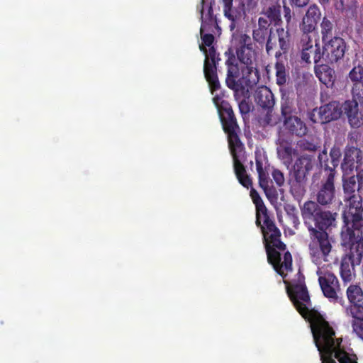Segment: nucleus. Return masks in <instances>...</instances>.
Masks as SVG:
<instances>
[{
  "label": "nucleus",
  "instance_id": "14",
  "mask_svg": "<svg viewBox=\"0 0 363 363\" xmlns=\"http://www.w3.org/2000/svg\"><path fill=\"white\" fill-rule=\"evenodd\" d=\"M301 43V60L303 61L308 64H311L313 61L315 66L323 62L325 63L323 47L321 48L319 43H315V45H313L310 35H302Z\"/></svg>",
  "mask_w": 363,
  "mask_h": 363
},
{
  "label": "nucleus",
  "instance_id": "50",
  "mask_svg": "<svg viewBox=\"0 0 363 363\" xmlns=\"http://www.w3.org/2000/svg\"><path fill=\"white\" fill-rule=\"evenodd\" d=\"M255 163H256V169H257V172L258 174L265 172L263 168V163L260 159L256 158Z\"/></svg>",
  "mask_w": 363,
  "mask_h": 363
},
{
  "label": "nucleus",
  "instance_id": "36",
  "mask_svg": "<svg viewBox=\"0 0 363 363\" xmlns=\"http://www.w3.org/2000/svg\"><path fill=\"white\" fill-rule=\"evenodd\" d=\"M317 22L310 18L307 16H304L302 19V22L300 24V29L303 32L302 35H308L315 30L317 26Z\"/></svg>",
  "mask_w": 363,
  "mask_h": 363
},
{
  "label": "nucleus",
  "instance_id": "46",
  "mask_svg": "<svg viewBox=\"0 0 363 363\" xmlns=\"http://www.w3.org/2000/svg\"><path fill=\"white\" fill-rule=\"evenodd\" d=\"M251 182H252V181L251 180ZM252 184L247 186V189H248L249 187H251V190H250V197L254 203V204L256 206H258L259 204H262L264 202L262 199V198L260 197L259 194H258V192L254 189L252 187ZM246 188V186H245Z\"/></svg>",
  "mask_w": 363,
  "mask_h": 363
},
{
  "label": "nucleus",
  "instance_id": "56",
  "mask_svg": "<svg viewBox=\"0 0 363 363\" xmlns=\"http://www.w3.org/2000/svg\"><path fill=\"white\" fill-rule=\"evenodd\" d=\"M330 0H318V2L322 4V5H325L328 3H329Z\"/></svg>",
  "mask_w": 363,
  "mask_h": 363
},
{
  "label": "nucleus",
  "instance_id": "29",
  "mask_svg": "<svg viewBox=\"0 0 363 363\" xmlns=\"http://www.w3.org/2000/svg\"><path fill=\"white\" fill-rule=\"evenodd\" d=\"M264 18H266L272 25L279 26L282 23L281 17V5L276 3L268 7H264L261 11Z\"/></svg>",
  "mask_w": 363,
  "mask_h": 363
},
{
  "label": "nucleus",
  "instance_id": "37",
  "mask_svg": "<svg viewBox=\"0 0 363 363\" xmlns=\"http://www.w3.org/2000/svg\"><path fill=\"white\" fill-rule=\"evenodd\" d=\"M350 315L353 318L352 321L353 332L358 337L363 340V321L360 318V316L354 315V314Z\"/></svg>",
  "mask_w": 363,
  "mask_h": 363
},
{
  "label": "nucleus",
  "instance_id": "3",
  "mask_svg": "<svg viewBox=\"0 0 363 363\" xmlns=\"http://www.w3.org/2000/svg\"><path fill=\"white\" fill-rule=\"evenodd\" d=\"M285 279L286 277L283 278L287 294L298 313L309 322L312 335L329 324L318 311L309 309L311 298L305 284L304 275L299 271L297 279L292 280L291 283Z\"/></svg>",
  "mask_w": 363,
  "mask_h": 363
},
{
  "label": "nucleus",
  "instance_id": "12",
  "mask_svg": "<svg viewBox=\"0 0 363 363\" xmlns=\"http://www.w3.org/2000/svg\"><path fill=\"white\" fill-rule=\"evenodd\" d=\"M325 63L334 64L342 60L349 46L345 39L340 36L333 38L323 42Z\"/></svg>",
  "mask_w": 363,
  "mask_h": 363
},
{
  "label": "nucleus",
  "instance_id": "45",
  "mask_svg": "<svg viewBox=\"0 0 363 363\" xmlns=\"http://www.w3.org/2000/svg\"><path fill=\"white\" fill-rule=\"evenodd\" d=\"M288 214L290 216V219L291 220L293 226L295 228H298V227L300 224V221H299V218L297 215L296 208L294 206H291L290 208V211L288 212Z\"/></svg>",
  "mask_w": 363,
  "mask_h": 363
},
{
  "label": "nucleus",
  "instance_id": "49",
  "mask_svg": "<svg viewBox=\"0 0 363 363\" xmlns=\"http://www.w3.org/2000/svg\"><path fill=\"white\" fill-rule=\"evenodd\" d=\"M292 6L302 8L306 6L310 0H289Z\"/></svg>",
  "mask_w": 363,
  "mask_h": 363
},
{
  "label": "nucleus",
  "instance_id": "54",
  "mask_svg": "<svg viewBox=\"0 0 363 363\" xmlns=\"http://www.w3.org/2000/svg\"><path fill=\"white\" fill-rule=\"evenodd\" d=\"M290 108L289 106L281 105V114L284 117V119L289 117L287 115L290 113Z\"/></svg>",
  "mask_w": 363,
  "mask_h": 363
},
{
  "label": "nucleus",
  "instance_id": "25",
  "mask_svg": "<svg viewBox=\"0 0 363 363\" xmlns=\"http://www.w3.org/2000/svg\"><path fill=\"white\" fill-rule=\"evenodd\" d=\"M284 126L291 134L302 137L307 133L306 123L297 116H289L284 121Z\"/></svg>",
  "mask_w": 363,
  "mask_h": 363
},
{
  "label": "nucleus",
  "instance_id": "4",
  "mask_svg": "<svg viewBox=\"0 0 363 363\" xmlns=\"http://www.w3.org/2000/svg\"><path fill=\"white\" fill-rule=\"evenodd\" d=\"M260 228L263 235L264 243L267 255V261L274 271L282 278L287 276V272L292 271V256L286 251L284 254V260L281 262V254L278 250L284 251L286 245L281 240V233L272 220Z\"/></svg>",
  "mask_w": 363,
  "mask_h": 363
},
{
  "label": "nucleus",
  "instance_id": "10",
  "mask_svg": "<svg viewBox=\"0 0 363 363\" xmlns=\"http://www.w3.org/2000/svg\"><path fill=\"white\" fill-rule=\"evenodd\" d=\"M273 28L266 18L259 17L252 30V38L260 45H265L266 52L270 55L276 47V42L272 40Z\"/></svg>",
  "mask_w": 363,
  "mask_h": 363
},
{
  "label": "nucleus",
  "instance_id": "40",
  "mask_svg": "<svg viewBox=\"0 0 363 363\" xmlns=\"http://www.w3.org/2000/svg\"><path fill=\"white\" fill-rule=\"evenodd\" d=\"M199 49L205 55V59H216L220 60V58L219 57V53L216 52V50L214 47H211L208 50H207L203 45H200Z\"/></svg>",
  "mask_w": 363,
  "mask_h": 363
},
{
  "label": "nucleus",
  "instance_id": "18",
  "mask_svg": "<svg viewBox=\"0 0 363 363\" xmlns=\"http://www.w3.org/2000/svg\"><path fill=\"white\" fill-rule=\"evenodd\" d=\"M318 282L323 295L330 301H338L337 291L340 290L337 277L329 272H324L318 277Z\"/></svg>",
  "mask_w": 363,
  "mask_h": 363
},
{
  "label": "nucleus",
  "instance_id": "38",
  "mask_svg": "<svg viewBox=\"0 0 363 363\" xmlns=\"http://www.w3.org/2000/svg\"><path fill=\"white\" fill-rule=\"evenodd\" d=\"M298 145L299 148L303 151L315 152L320 148L318 143H314L313 142L305 139L300 140L298 143Z\"/></svg>",
  "mask_w": 363,
  "mask_h": 363
},
{
  "label": "nucleus",
  "instance_id": "27",
  "mask_svg": "<svg viewBox=\"0 0 363 363\" xmlns=\"http://www.w3.org/2000/svg\"><path fill=\"white\" fill-rule=\"evenodd\" d=\"M278 36V43L279 50L275 52L276 59H279L283 55H286L289 51L291 47V34L289 30L283 28L277 29Z\"/></svg>",
  "mask_w": 363,
  "mask_h": 363
},
{
  "label": "nucleus",
  "instance_id": "16",
  "mask_svg": "<svg viewBox=\"0 0 363 363\" xmlns=\"http://www.w3.org/2000/svg\"><path fill=\"white\" fill-rule=\"evenodd\" d=\"M363 164V152L353 145L349 144L345 147L344 158L341 168L344 174H350L353 170L357 169Z\"/></svg>",
  "mask_w": 363,
  "mask_h": 363
},
{
  "label": "nucleus",
  "instance_id": "8",
  "mask_svg": "<svg viewBox=\"0 0 363 363\" xmlns=\"http://www.w3.org/2000/svg\"><path fill=\"white\" fill-rule=\"evenodd\" d=\"M342 187L345 194V201L347 203V218L352 228L360 230L363 228V200L358 191L357 177L343 178Z\"/></svg>",
  "mask_w": 363,
  "mask_h": 363
},
{
  "label": "nucleus",
  "instance_id": "15",
  "mask_svg": "<svg viewBox=\"0 0 363 363\" xmlns=\"http://www.w3.org/2000/svg\"><path fill=\"white\" fill-rule=\"evenodd\" d=\"M254 99L257 106L267 111L263 118H259V123L263 126L269 125L271 123L270 112L275 104V99L273 93L267 86H262L255 90Z\"/></svg>",
  "mask_w": 363,
  "mask_h": 363
},
{
  "label": "nucleus",
  "instance_id": "5",
  "mask_svg": "<svg viewBox=\"0 0 363 363\" xmlns=\"http://www.w3.org/2000/svg\"><path fill=\"white\" fill-rule=\"evenodd\" d=\"M313 341L317 347L321 363H358L355 354L347 352L341 347L342 338L335 337L334 328L328 324L313 335Z\"/></svg>",
  "mask_w": 363,
  "mask_h": 363
},
{
  "label": "nucleus",
  "instance_id": "31",
  "mask_svg": "<svg viewBox=\"0 0 363 363\" xmlns=\"http://www.w3.org/2000/svg\"><path fill=\"white\" fill-rule=\"evenodd\" d=\"M275 74H276V82L279 86H284L287 79H289V69H286L283 61L279 59H277V62L274 65Z\"/></svg>",
  "mask_w": 363,
  "mask_h": 363
},
{
  "label": "nucleus",
  "instance_id": "11",
  "mask_svg": "<svg viewBox=\"0 0 363 363\" xmlns=\"http://www.w3.org/2000/svg\"><path fill=\"white\" fill-rule=\"evenodd\" d=\"M315 201L321 206H329L335 198V175L333 173L325 174L315 186L314 191Z\"/></svg>",
  "mask_w": 363,
  "mask_h": 363
},
{
  "label": "nucleus",
  "instance_id": "39",
  "mask_svg": "<svg viewBox=\"0 0 363 363\" xmlns=\"http://www.w3.org/2000/svg\"><path fill=\"white\" fill-rule=\"evenodd\" d=\"M305 15L318 23L320 18L321 12L316 4H312L308 7Z\"/></svg>",
  "mask_w": 363,
  "mask_h": 363
},
{
  "label": "nucleus",
  "instance_id": "32",
  "mask_svg": "<svg viewBox=\"0 0 363 363\" xmlns=\"http://www.w3.org/2000/svg\"><path fill=\"white\" fill-rule=\"evenodd\" d=\"M259 1V0H240L241 7L235 11L237 16L247 15V13H255L257 11Z\"/></svg>",
  "mask_w": 363,
  "mask_h": 363
},
{
  "label": "nucleus",
  "instance_id": "48",
  "mask_svg": "<svg viewBox=\"0 0 363 363\" xmlns=\"http://www.w3.org/2000/svg\"><path fill=\"white\" fill-rule=\"evenodd\" d=\"M239 109L241 114H247L250 111V106L245 99L242 100L239 103Z\"/></svg>",
  "mask_w": 363,
  "mask_h": 363
},
{
  "label": "nucleus",
  "instance_id": "2",
  "mask_svg": "<svg viewBox=\"0 0 363 363\" xmlns=\"http://www.w3.org/2000/svg\"><path fill=\"white\" fill-rule=\"evenodd\" d=\"M218 114L223 131L228 136V146L233 159L235 175L239 182L243 186L247 187L252 184V182L250 177L246 173L245 167L240 160V155L244 150V145L240 138V128L228 101H223L222 102Z\"/></svg>",
  "mask_w": 363,
  "mask_h": 363
},
{
  "label": "nucleus",
  "instance_id": "51",
  "mask_svg": "<svg viewBox=\"0 0 363 363\" xmlns=\"http://www.w3.org/2000/svg\"><path fill=\"white\" fill-rule=\"evenodd\" d=\"M284 18L286 21L289 23L291 21V9L289 6H284Z\"/></svg>",
  "mask_w": 363,
  "mask_h": 363
},
{
  "label": "nucleus",
  "instance_id": "33",
  "mask_svg": "<svg viewBox=\"0 0 363 363\" xmlns=\"http://www.w3.org/2000/svg\"><path fill=\"white\" fill-rule=\"evenodd\" d=\"M256 208V225L257 226H261L262 221V224H264L266 223H268L273 219V218H271L269 216V211L265 206V204L263 203L262 204H259L258 206H255Z\"/></svg>",
  "mask_w": 363,
  "mask_h": 363
},
{
  "label": "nucleus",
  "instance_id": "21",
  "mask_svg": "<svg viewBox=\"0 0 363 363\" xmlns=\"http://www.w3.org/2000/svg\"><path fill=\"white\" fill-rule=\"evenodd\" d=\"M347 299L350 306L347 312L350 314L357 313V311L363 310V290L357 284L350 285L346 291Z\"/></svg>",
  "mask_w": 363,
  "mask_h": 363
},
{
  "label": "nucleus",
  "instance_id": "6",
  "mask_svg": "<svg viewBox=\"0 0 363 363\" xmlns=\"http://www.w3.org/2000/svg\"><path fill=\"white\" fill-rule=\"evenodd\" d=\"M224 56L225 57V65L227 67L225 84L229 89L234 91L235 96L239 92H243L246 87H251L259 82V72H251L244 66L240 67L233 49L228 48L224 52Z\"/></svg>",
  "mask_w": 363,
  "mask_h": 363
},
{
  "label": "nucleus",
  "instance_id": "23",
  "mask_svg": "<svg viewBox=\"0 0 363 363\" xmlns=\"http://www.w3.org/2000/svg\"><path fill=\"white\" fill-rule=\"evenodd\" d=\"M315 76L327 87H332L335 80V71L328 64L323 62L314 66Z\"/></svg>",
  "mask_w": 363,
  "mask_h": 363
},
{
  "label": "nucleus",
  "instance_id": "17",
  "mask_svg": "<svg viewBox=\"0 0 363 363\" xmlns=\"http://www.w3.org/2000/svg\"><path fill=\"white\" fill-rule=\"evenodd\" d=\"M215 0H210L200 3L199 12L201 14V25L200 32H214L219 28L216 16L213 14V6L215 5Z\"/></svg>",
  "mask_w": 363,
  "mask_h": 363
},
{
  "label": "nucleus",
  "instance_id": "52",
  "mask_svg": "<svg viewBox=\"0 0 363 363\" xmlns=\"http://www.w3.org/2000/svg\"><path fill=\"white\" fill-rule=\"evenodd\" d=\"M358 193H361L363 187V172L357 174Z\"/></svg>",
  "mask_w": 363,
  "mask_h": 363
},
{
  "label": "nucleus",
  "instance_id": "53",
  "mask_svg": "<svg viewBox=\"0 0 363 363\" xmlns=\"http://www.w3.org/2000/svg\"><path fill=\"white\" fill-rule=\"evenodd\" d=\"M213 101L218 109V112H219V108H220L221 104L224 100H223L218 95H216L213 98Z\"/></svg>",
  "mask_w": 363,
  "mask_h": 363
},
{
  "label": "nucleus",
  "instance_id": "41",
  "mask_svg": "<svg viewBox=\"0 0 363 363\" xmlns=\"http://www.w3.org/2000/svg\"><path fill=\"white\" fill-rule=\"evenodd\" d=\"M352 94L354 98L353 101L363 105V84L352 86Z\"/></svg>",
  "mask_w": 363,
  "mask_h": 363
},
{
  "label": "nucleus",
  "instance_id": "7",
  "mask_svg": "<svg viewBox=\"0 0 363 363\" xmlns=\"http://www.w3.org/2000/svg\"><path fill=\"white\" fill-rule=\"evenodd\" d=\"M342 245L348 251L342 257L340 264V276L344 282L352 279V271L359 265L363 257V238L362 230L347 228L342 233Z\"/></svg>",
  "mask_w": 363,
  "mask_h": 363
},
{
  "label": "nucleus",
  "instance_id": "30",
  "mask_svg": "<svg viewBox=\"0 0 363 363\" xmlns=\"http://www.w3.org/2000/svg\"><path fill=\"white\" fill-rule=\"evenodd\" d=\"M277 155L283 164L289 167L292 164L293 157L297 155V150L290 144L282 143L277 148Z\"/></svg>",
  "mask_w": 363,
  "mask_h": 363
},
{
  "label": "nucleus",
  "instance_id": "1",
  "mask_svg": "<svg viewBox=\"0 0 363 363\" xmlns=\"http://www.w3.org/2000/svg\"><path fill=\"white\" fill-rule=\"evenodd\" d=\"M324 206L308 200L300 206L301 216L311 240L309 251L311 257L320 259L329 255L332 245L327 232L335 225L337 213L323 208Z\"/></svg>",
  "mask_w": 363,
  "mask_h": 363
},
{
  "label": "nucleus",
  "instance_id": "35",
  "mask_svg": "<svg viewBox=\"0 0 363 363\" xmlns=\"http://www.w3.org/2000/svg\"><path fill=\"white\" fill-rule=\"evenodd\" d=\"M348 77L352 82L353 85L355 86L363 84V66L358 65L354 66L349 72Z\"/></svg>",
  "mask_w": 363,
  "mask_h": 363
},
{
  "label": "nucleus",
  "instance_id": "42",
  "mask_svg": "<svg viewBox=\"0 0 363 363\" xmlns=\"http://www.w3.org/2000/svg\"><path fill=\"white\" fill-rule=\"evenodd\" d=\"M264 190V192L267 196V198L272 201L277 199L278 193L276 188L272 185L271 184L264 186L262 188Z\"/></svg>",
  "mask_w": 363,
  "mask_h": 363
},
{
  "label": "nucleus",
  "instance_id": "43",
  "mask_svg": "<svg viewBox=\"0 0 363 363\" xmlns=\"http://www.w3.org/2000/svg\"><path fill=\"white\" fill-rule=\"evenodd\" d=\"M212 33L213 32H208L207 33H205V32H200L202 40L201 45H203L205 48L206 46L209 48L213 47L212 45L214 42L215 38Z\"/></svg>",
  "mask_w": 363,
  "mask_h": 363
},
{
  "label": "nucleus",
  "instance_id": "26",
  "mask_svg": "<svg viewBox=\"0 0 363 363\" xmlns=\"http://www.w3.org/2000/svg\"><path fill=\"white\" fill-rule=\"evenodd\" d=\"M222 2L224 16L232 21L230 27L231 29H233L235 26L234 23L238 20H240L242 18H245L246 15L235 16V11L241 7L240 0H222Z\"/></svg>",
  "mask_w": 363,
  "mask_h": 363
},
{
  "label": "nucleus",
  "instance_id": "55",
  "mask_svg": "<svg viewBox=\"0 0 363 363\" xmlns=\"http://www.w3.org/2000/svg\"><path fill=\"white\" fill-rule=\"evenodd\" d=\"M328 98H329V96L328 94H321L320 95V100L323 103V102H326L328 101Z\"/></svg>",
  "mask_w": 363,
  "mask_h": 363
},
{
  "label": "nucleus",
  "instance_id": "19",
  "mask_svg": "<svg viewBox=\"0 0 363 363\" xmlns=\"http://www.w3.org/2000/svg\"><path fill=\"white\" fill-rule=\"evenodd\" d=\"M342 152L339 147L334 145L330 150V160L329 161L326 150L322 151L318 155V160L325 174L333 173L335 175V168L340 163Z\"/></svg>",
  "mask_w": 363,
  "mask_h": 363
},
{
  "label": "nucleus",
  "instance_id": "22",
  "mask_svg": "<svg viewBox=\"0 0 363 363\" xmlns=\"http://www.w3.org/2000/svg\"><path fill=\"white\" fill-rule=\"evenodd\" d=\"M220 61L216 59H204L203 74L212 94L220 88L217 74V67Z\"/></svg>",
  "mask_w": 363,
  "mask_h": 363
},
{
  "label": "nucleus",
  "instance_id": "58",
  "mask_svg": "<svg viewBox=\"0 0 363 363\" xmlns=\"http://www.w3.org/2000/svg\"><path fill=\"white\" fill-rule=\"evenodd\" d=\"M279 1L280 0H277V2L276 3H279ZM285 0H283V1L284 2Z\"/></svg>",
  "mask_w": 363,
  "mask_h": 363
},
{
  "label": "nucleus",
  "instance_id": "34",
  "mask_svg": "<svg viewBox=\"0 0 363 363\" xmlns=\"http://www.w3.org/2000/svg\"><path fill=\"white\" fill-rule=\"evenodd\" d=\"M334 29L333 23L327 17H324L320 23V33L322 38V43L333 38V31Z\"/></svg>",
  "mask_w": 363,
  "mask_h": 363
},
{
  "label": "nucleus",
  "instance_id": "20",
  "mask_svg": "<svg viewBox=\"0 0 363 363\" xmlns=\"http://www.w3.org/2000/svg\"><path fill=\"white\" fill-rule=\"evenodd\" d=\"M313 157L303 155L298 157L290 173L291 177L307 180V176L313 169Z\"/></svg>",
  "mask_w": 363,
  "mask_h": 363
},
{
  "label": "nucleus",
  "instance_id": "24",
  "mask_svg": "<svg viewBox=\"0 0 363 363\" xmlns=\"http://www.w3.org/2000/svg\"><path fill=\"white\" fill-rule=\"evenodd\" d=\"M342 113L347 116L349 123L352 128H358L361 125L359 117L358 104L355 101L347 100L340 104Z\"/></svg>",
  "mask_w": 363,
  "mask_h": 363
},
{
  "label": "nucleus",
  "instance_id": "44",
  "mask_svg": "<svg viewBox=\"0 0 363 363\" xmlns=\"http://www.w3.org/2000/svg\"><path fill=\"white\" fill-rule=\"evenodd\" d=\"M272 176L278 186H283L285 179L284 174L279 169H274Z\"/></svg>",
  "mask_w": 363,
  "mask_h": 363
},
{
  "label": "nucleus",
  "instance_id": "57",
  "mask_svg": "<svg viewBox=\"0 0 363 363\" xmlns=\"http://www.w3.org/2000/svg\"><path fill=\"white\" fill-rule=\"evenodd\" d=\"M205 1H208V0H201V4H203Z\"/></svg>",
  "mask_w": 363,
  "mask_h": 363
},
{
  "label": "nucleus",
  "instance_id": "13",
  "mask_svg": "<svg viewBox=\"0 0 363 363\" xmlns=\"http://www.w3.org/2000/svg\"><path fill=\"white\" fill-rule=\"evenodd\" d=\"M342 114L340 103L337 101H331L320 106L318 110L314 109L311 119L313 123L325 124L339 119Z\"/></svg>",
  "mask_w": 363,
  "mask_h": 363
},
{
  "label": "nucleus",
  "instance_id": "9",
  "mask_svg": "<svg viewBox=\"0 0 363 363\" xmlns=\"http://www.w3.org/2000/svg\"><path fill=\"white\" fill-rule=\"evenodd\" d=\"M238 63L242 64L247 69L255 72L259 71L255 67L256 52L253 49L251 38L246 33H235L233 34L231 46Z\"/></svg>",
  "mask_w": 363,
  "mask_h": 363
},
{
  "label": "nucleus",
  "instance_id": "47",
  "mask_svg": "<svg viewBox=\"0 0 363 363\" xmlns=\"http://www.w3.org/2000/svg\"><path fill=\"white\" fill-rule=\"evenodd\" d=\"M259 185L261 188L272 184V182L269 180L268 174L264 172L258 174Z\"/></svg>",
  "mask_w": 363,
  "mask_h": 363
},
{
  "label": "nucleus",
  "instance_id": "28",
  "mask_svg": "<svg viewBox=\"0 0 363 363\" xmlns=\"http://www.w3.org/2000/svg\"><path fill=\"white\" fill-rule=\"evenodd\" d=\"M289 184L293 198L301 202L306 193L307 180L291 177Z\"/></svg>",
  "mask_w": 363,
  "mask_h": 363
}]
</instances>
